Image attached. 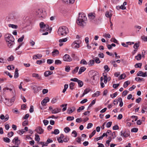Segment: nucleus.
I'll use <instances>...</instances> for the list:
<instances>
[{"instance_id": "864d4df0", "label": "nucleus", "mask_w": 147, "mask_h": 147, "mask_svg": "<svg viewBox=\"0 0 147 147\" xmlns=\"http://www.w3.org/2000/svg\"><path fill=\"white\" fill-rule=\"evenodd\" d=\"M94 63V60H90L89 63V64L91 66L93 65Z\"/></svg>"}, {"instance_id": "b1692460", "label": "nucleus", "mask_w": 147, "mask_h": 147, "mask_svg": "<svg viewBox=\"0 0 147 147\" xmlns=\"http://www.w3.org/2000/svg\"><path fill=\"white\" fill-rule=\"evenodd\" d=\"M75 85V83L73 82H71L69 85V87L70 89L73 90L74 89V86Z\"/></svg>"}, {"instance_id": "69168bd1", "label": "nucleus", "mask_w": 147, "mask_h": 147, "mask_svg": "<svg viewBox=\"0 0 147 147\" xmlns=\"http://www.w3.org/2000/svg\"><path fill=\"white\" fill-rule=\"evenodd\" d=\"M112 122H109L107 123L106 126L107 127H110L112 124Z\"/></svg>"}, {"instance_id": "cd10ccee", "label": "nucleus", "mask_w": 147, "mask_h": 147, "mask_svg": "<svg viewBox=\"0 0 147 147\" xmlns=\"http://www.w3.org/2000/svg\"><path fill=\"white\" fill-rule=\"evenodd\" d=\"M130 84V82L129 81H127L125 82L123 84V87L124 88H126L127 87V86L129 84Z\"/></svg>"}, {"instance_id": "f03ea898", "label": "nucleus", "mask_w": 147, "mask_h": 147, "mask_svg": "<svg viewBox=\"0 0 147 147\" xmlns=\"http://www.w3.org/2000/svg\"><path fill=\"white\" fill-rule=\"evenodd\" d=\"M68 28L64 26L60 27L57 31L58 34L60 36H65L68 33Z\"/></svg>"}, {"instance_id": "338daca9", "label": "nucleus", "mask_w": 147, "mask_h": 147, "mask_svg": "<svg viewBox=\"0 0 147 147\" xmlns=\"http://www.w3.org/2000/svg\"><path fill=\"white\" fill-rule=\"evenodd\" d=\"M126 77V75L124 74H123L119 76V78L121 79H124Z\"/></svg>"}, {"instance_id": "bb28decb", "label": "nucleus", "mask_w": 147, "mask_h": 147, "mask_svg": "<svg viewBox=\"0 0 147 147\" xmlns=\"http://www.w3.org/2000/svg\"><path fill=\"white\" fill-rule=\"evenodd\" d=\"M8 26L9 27H11L13 28H15L16 29L18 28V26L17 25H14L13 24H9L8 25Z\"/></svg>"}, {"instance_id": "a878e982", "label": "nucleus", "mask_w": 147, "mask_h": 147, "mask_svg": "<svg viewBox=\"0 0 147 147\" xmlns=\"http://www.w3.org/2000/svg\"><path fill=\"white\" fill-rule=\"evenodd\" d=\"M129 135V133H128L126 131H124L123 132V136L125 138H126Z\"/></svg>"}, {"instance_id": "f704fd0d", "label": "nucleus", "mask_w": 147, "mask_h": 147, "mask_svg": "<svg viewBox=\"0 0 147 147\" xmlns=\"http://www.w3.org/2000/svg\"><path fill=\"white\" fill-rule=\"evenodd\" d=\"M78 69H79V67H75V69L72 71V73L73 74H75L76 73H77L78 72Z\"/></svg>"}, {"instance_id": "c03bdc74", "label": "nucleus", "mask_w": 147, "mask_h": 147, "mask_svg": "<svg viewBox=\"0 0 147 147\" xmlns=\"http://www.w3.org/2000/svg\"><path fill=\"white\" fill-rule=\"evenodd\" d=\"M142 65V64L141 63H137L135 65V67L141 68Z\"/></svg>"}, {"instance_id": "f8f14e48", "label": "nucleus", "mask_w": 147, "mask_h": 147, "mask_svg": "<svg viewBox=\"0 0 147 147\" xmlns=\"http://www.w3.org/2000/svg\"><path fill=\"white\" fill-rule=\"evenodd\" d=\"M94 74L91 78V80L93 82L95 80V78L96 79V78L98 77V74L96 72H94L93 73Z\"/></svg>"}, {"instance_id": "680f3d73", "label": "nucleus", "mask_w": 147, "mask_h": 147, "mask_svg": "<svg viewBox=\"0 0 147 147\" xmlns=\"http://www.w3.org/2000/svg\"><path fill=\"white\" fill-rule=\"evenodd\" d=\"M90 90V89L89 88H86L84 90V93L85 94H87L88 92H89Z\"/></svg>"}, {"instance_id": "aec40b11", "label": "nucleus", "mask_w": 147, "mask_h": 147, "mask_svg": "<svg viewBox=\"0 0 147 147\" xmlns=\"http://www.w3.org/2000/svg\"><path fill=\"white\" fill-rule=\"evenodd\" d=\"M42 55L41 54H38L37 55H34L33 58V59H39L42 57Z\"/></svg>"}, {"instance_id": "ddd939ff", "label": "nucleus", "mask_w": 147, "mask_h": 147, "mask_svg": "<svg viewBox=\"0 0 147 147\" xmlns=\"http://www.w3.org/2000/svg\"><path fill=\"white\" fill-rule=\"evenodd\" d=\"M61 109L57 108L53 110L51 112L52 114H56L60 112L61 111Z\"/></svg>"}, {"instance_id": "473e14b6", "label": "nucleus", "mask_w": 147, "mask_h": 147, "mask_svg": "<svg viewBox=\"0 0 147 147\" xmlns=\"http://www.w3.org/2000/svg\"><path fill=\"white\" fill-rule=\"evenodd\" d=\"M59 131L58 129H55L54 131L51 132L52 134H54L55 135L58 134L59 133Z\"/></svg>"}, {"instance_id": "4c0bfd02", "label": "nucleus", "mask_w": 147, "mask_h": 147, "mask_svg": "<svg viewBox=\"0 0 147 147\" xmlns=\"http://www.w3.org/2000/svg\"><path fill=\"white\" fill-rule=\"evenodd\" d=\"M85 107L84 106H82L79 107L77 110V111L78 112H80L82 110H84Z\"/></svg>"}, {"instance_id": "72a5a7b5", "label": "nucleus", "mask_w": 147, "mask_h": 147, "mask_svg": "<svg viewBox=\"0 0 147 147\" xmlns=\"http://www.w3.org/2000/svg\"><path fill=\"white\" fill-rule=\"evenodd\" d=\"M78 84V86L80 87H82L83 85V82L82 81L79 80L77 82Z\"/></svg>"}, {"instance_id": "603ef678", "label": "nucleus", "mask_w": 147, "mask_h": 147, "mask_svg": "<svg viewBox=\"0 0 147 147\" xmlns=\"http://www.w3.org/2000/svg\"><path fill=\"white\" fill-rule=\"evenodd\" d=\"M111 42H114L116 43H118V41L117 40H116L115 38H112L111 39Z\"/></svg>"}, {"instance_id": "412c9836", "label": "nucleus", "mask_w": 147, "mask_h": 147, "mask_svg": "<svg viewBox=\"0 0 147 147\" xmlns=\"http://www.w3.org/2000/svg\"><path fill=\"white\" fill-rule=\"evenodd\" d=\"M76 109L74 107H73L71 108L68 109L67 110V112L68 113L70 114L72 113Z\"/></svg>"}, {"instance_id": "c756f323", "label": "nucleus", "mask_w": 147, "mask_h": 147, "mask_svg": "<svg viewBox=\"0 0 147 147\" xmlns=\"http://www.w3.org/2000/svg\"><path fill=\"white\" fill-rule=\"evenodd\" d=\"M3 140L5 142L9 143L10 142V140L9 138L7 137L3 138Z\"/></svg>"}, {"instance_id": "4d7b16f0", "label": "nucleus", "mask_w": 147, "mask_h": 147, "mask_svg": "<svg viewBox=\"0 0 147 147\" xmlns=\"http://www.w3.org/2000/svg\"><path fill=\"white\" fill-rule=\"evenodd\" d=\"M47 63L49 64L52 63L54 61L53 60L51 59H48L47 61Z\"/></svg>"}, {"instance_id": "052dcab7", "label": "nucleus", "mask_w": 147, "mask_h": 147, "mask_svg": "<svg viewBox=\"0 0 147 147\" xmlns=\"http://www.w3.org/2000/svg\"><path fill=\"white\" fill-rule=\"evenodd\" d=\"M116 7L117 9L118 7H119V8H120L122 9H126V7L125 6L123 5H121L120 7L117 6Z\"/></svg>"}, {"instance_id": "39448f33", "label": "nucleus", "mask_w": 147, "mask_h": 147, "mask_svg": "<svg viewBox=\"0 0 147 147\" xmlns=\"http://www.w3.org/2000/svg\"><path fill=\"white\" fill-rule=\"evenodd\" d=\"M64 61L67 62H70L72 61V59L70 56L68 54H65L63 57Z\"/></svg>"}, {"instance_id": "0eeeda50", "label": "nucleus", "mask_w": 147, "mask_h": 147, "mask_svg": "<svg viewBox=\"0 0 147 147\" xmlns=\"http://www.w3.org/2000/svg\"><path fill=\"white\" fill-rule=\"evenodd\" d=\"M12 142L15 145L19 146L20 143V141L18 140V137H15L12 140Z\"/></svg>"}, {"instance_id": "2eb2a0df", "label": "nucleus", "mask_w": 147, "mask_h": 147, "mask_svg": "<svg viewBox=\"0 0 147 147\" xmlns=\"http://www.w3.org/2000/svg\"><path fill=\"white\" fill-rule=\"evenodd\" d=\"M7 44V46L9 48H12L13 47V45L14 44V41H8L6 42Z\"/></svg>"}, {"instance_id": "1a4fd4ad", "label": "nucleus", "mask_w": 147, "mask_h": 147, "mask_svg": "<svg viewBox=\"0 0 147 147\" xmlns=\"http://www.w3.org/2000/svg\"><path fill=\"white\" fill-rule=\"evenodd\" d=\"M89 19L91 21L93 20L95 17V14L94 13H90L88 14Z\"/></svg>"}, {"instance_id": "e2e57ef3", "label": "nucleus", "mask_w": 147, "mask_h": 147, "mask_svg": "<svg viewBox=\"0 0 147 147\" xmlns=\"http://www.w3.org/2000/svg\"><path fill=\"white\" fill-rule=\"evenodd\" d=\"M104 68L105 70L107 71V72H108L110 70V69L107 65H105Z\"/></svg>"}, {"instance_id": "9d476101", "label": "nucleus", "mask_w": 147, "mask_h": 147, "mask_svg": "<svg viewBox=\"0 0 147 147\" xmlns=\"http://www.w3.org/2000/svg\"><path fill=\"white\" fill-rule=\"evenodd\" d=\"M49 101V98L48 97H45L41 102V104L43 106H46V103Z\"/></svg>"}, {"instance_id": "49530a36", "label": "nucleus", "mask_w": 147, "mask_h": 147, "mask_svg": "<svg viewBox=\"0 0 147 147\" xmlns=\"http://www.w3.org/2000/svg\"><path fill=\"white\" fill-rule=\"evenodd\" d=\"M117 94V92H115L113 94H111L110 96L112 98H113L116 97Z\"/></svg>"}, {"instance_id": "8fccbe9b", "label": "nucleus", "mask_w": 147, "mask_h": 147, "mask_svg": "<svg viewBox=\"0 0 147 147\" xmlns=\"http://www.w3.org/2000/svg\"><path fill=\"white\" fill-rule=\"evenodd\" d=\"M61 61L59 60H56L55 61V64L56 65H58L59 64H61Z\"/></svg>"}, {"instance_id": "dca6fc26", "label": "nucleus", "mask_w": 147, "mask_h": 147, "mask_svg": "<svg viewBox=\"0 0 147 147\" xmlns=\"http://www.w3.org/2000/svg\"><path fill=\"white\" fill-rule=\"evenodd\" d=\"M64 137V136L63 134H61L60 137H59L58 138H57V140L59 143H62L63 142V141L62 139H63Z\"/></svg>"}, {"instance_id": "6e6552de", "label": "nucleus", "mask_w": 147, "mask_h": 147, "mask_svg": "<svg viewBox=\"0 0 147 147\" xmlns=\"http://www.w3.org/2000/svg\"><path fill=\"white\" fill-rule=\"evenodd\" d=\"M137 75L138 76L146 77L147 76V71L143 73L142 71H139L137 74Z\"/></svg>"}, {"instance_id": "bf43d9fd", "label": "nucleus", "mask_w": 147, "mask_h": 147, "mask_svg": "<svg viewBox=\"0 0 147 147\" xmlns=\"http://www.w3.org/2000/svg\"><path fill=\"white\" fill-rule=\"evenodd\" d=\"M14 57H13L11 55L8 58L7 60L9 61H13L14 60Z\"/></svg>"}, {"instance_id": "423d86ee", "label": "nucleus", "mask_w": 147, "mask_h": 147, "mask_svg": "<svg viewBox=\"0 0 147 147\" xmlns=\"http://www.w3.org/2000/svg\"><path fill=\"white\" fill-rule=\"evenodd\" d=\"M79 40L75 41L71 45L72 47L74 49H77L79 47Z\"/></svg>"}, {"instance_id": "a211bd4d", "label": "nucleus", "mask_w": 147, "mask_h": 147, "mask_svg": "<svg viewBox=\"0 0 147 147\" xmlns=\"http://www.w3.org/2000/svg\"><path fill=\"white\" fill-rule=\"evenodd\" d=\"M53 72L49 71H46L45 72L44 74L45 77H48L49 75H51L53 74Z\"/></svg>"}, {"instance_id": "393cba45", "label": "nucleus", "mask_w": 147, "mask_h": 147, "mask_svg": "<svg viewBox=\"0 0 147 147\" xmlns=\"http://www.w3.org/2000/svg\"><path fill=\"white\" fill-rule=\"evenodd\" d=\"M100 92L97 91L92 95V97H97L100 95Z\"/></svg>"}, {"instance_id": "5701e85b", "label": "nucleus", "mask_w": 147, "mask_h": 147, "mask_svg": "<svg viewBox=\"0 0 147 147\" xmlns=\"http://www.w3.org/2000/svg\"><path fill=\"white\" fill-rule=\"evenodd\" d=\"M19 76V74L18 73V70L17 68L15 69V71L14 73V77L16 78L18 77Z\"/></svg>"}, {"instance_id": "20e7f679", "label": "nucleus", "mask_w": 147, "mask_h": 147, "mask_svg": "<svg viewBox=\"0 0 147 147\" xmlns=\"http://www.w3.org/2000/svg\"><path fill=\"white\" fill-rule=\"evenodd\" d=\"M36 14H38V17L44 18L45 16V12H44L42 9H39L38 11L36 12Z\"/></svg>"}, {"instance_id": "f3484780", "label": "nucleus", "mask_w": 147, "mask_h": 147, "mask_svg": "<svg viewBox=\"0 0 147 147\" xmlns=\"http://www.w3.org/2000/svg\"><path fill=\"white\" fill-rule=\"evenodd\" d=\"M112 14L110 13L109 11H106L105 13V16L108 18H109L110 20L112 16Z\"/></svg>"}, {"instance_id": "e433bc0d", "label": "nucleus", "mask_w": 147, "mask_h": 147, "mask_svg": "<svg viewBox=\"0 0 147 147\" xmlns=\"http://www.w3.org/2000/svg\"><path fill=\"white\" fill-rule=\"evenodd\" d=\"M141 55L140 54H138L137 56L135 57V58L138 60H139L141 59Z\"/></svg>"}, {"instance_id": "13d9d810", "label": "nucleus", "mask_w": 147, "mask_h": 147, "mask_svg": "<svg viewBox=\"0 0 147 147\" xmlns=\"http://www.w3.org/2000/svg\"><path fill=\"white\" fill-rule=\"evenodd\" d=\"M111 138H110V140H107V141L106 142V146L108 147L109 145L110 142L111 141Z\"/></svg>"}, {"instance_id": "c85d7f7f", "label": "nucleus", "mask_w": 147, "mask_h": 147, "mask_svg": "<svg viewBox=\"0 0 147 147\" xmlns=\"http://www.w3.org/2000/svg\"><path fill=\"white\" fill-rule=\"evenodd\" d=\"M93 58L94 59V61H95L96 63L98 64L100 63V61L98 57H96L95 58Z\"/></svg>"}, {"instance_id": "0e129e2a", "label": "nucleus", "mask_w": 147, "mask_h": 147, "mask_svg": "<svg viewBox=\"0 0 147 147\" xmlns=\"http://www.w3.org/2000/svg\"><path fill=\"white\" fill-rule=\"evenodd\" d=\"M7 68L9 70H13L14 69V67L13 65H8L7 67Z\"/></svg>"}, {"instance_id": "a19ab883", "label": "nucleus", "mask_w": 147, "mask_h": 147, "mask_svg": "<svg viewBox=\"0 0 147 147\" xmlns=\"http://www.w3.org/2000/svg\"><path fill=\"white\" fill-rule=\"evenodd\" d=\"M64 131L66 133H67L70 131V129L69 127H66L64 128Z\"/></svg>"}, {"instance_id": "79ce46f5", "label": "nucleus", "mask_w": 147, "mask_h": 147, "mask_svg": "<svg viewBox=\"0 0 147 147\" xmlns=\"http://www.w3.org/2000/svg\"><path fill=\"white\" fill-rule=\"evenodd\" d=\"M35 140L36 141L39 142L40 140V138L39 137V136L37 135H35Z\"/></svg>"}, {"instance_id": "7c9ffc66", "label": "nucleus", "mask_w": 147, "mask_h": 147, "mask_svg": "<svg viewBox=\"0 0 147 147\" xmlns=\"http://www.w3.org/2000/svg\"><path fill=\"white\" fill-rule=\"evenodd\" d=\"M96 102V99L93 100L91 102V103L89 105L88 109L89 108L91 107L92 105L95 104Z\"/></svg>"}, {"instance_id": "4be33fe9", "label": "nucleus", "mask_w": 147, "mask_h": 147, "mask_svg": "<svg viewBox=\"0 0 147 147\" xmlns=\"http://www.w3.org/2000/svg\"><path fill=\"white\" fill-rule=\"evenodd\" d=\"M86 68L84 67H81L79 69V71L78 72V74H81L82 73L84 72L86 70Z\"/></svg>"}, {"instance_id": "3c124183", "label": "nucleus", "mask_w": 147, "mask_h": 147, "mask_svg": "<svg viewBox=\"0 0 147 147\" xmlns=\"http://www.w3.org/2000/svg\"><path fill=\"white\" fill-rule=\"evenodd\" d=\"M74 119V117L69 116L67 117V119L68 121H72Z\"/></svg>"}, {"instance_id": "de8ad7c7", "label": "nucleus", "mask_w": 147, "mask_h": 147, "mask_svg": "<svg viewBox=\"0 0 147 147\" xmlns=\"http://www.w3.org/2000/svg\"><path fill=\"white\" fill-rule=\"evenodd\" d=\"M138 128L134 127L131 129V131L132 132H136L138 131Z\"/></svg>"}, {"instance_id": "6e6d98bb", "label": "nucleus", "mask_w": 147, "mask_h": 147, "mask_svg": "<svg viewBox=\"0 0 147 147\" xmlns=\"http://www.w3.org/2000/svg\"><path fill=\"white\" fill-rule=\"evenodd\" d=\"M28 124V121H24L22 123V125L23 126H25L27 125Z\"/></svg>"}, {"instance_id": "7ed1b4c3", "label": "nucleus", "mask_w": 147, "mask_h": 147, "mask_svg": "<svg viewBox=\"0 0 147 147\" xmlns=\"http://www.w3.org/2000/svg\"><path fill=\"white\" fill-rule=\"evenodd\" d=\"M5 40L6 42L8 41H14V38L11 34H6L5 35Z\"/></svg>"}, {"instance_id": "a18cd8bd", "label": "nucleus", "mask_w": 147, "mask_h": 147, "mask_svg": "<svg viewBox=\"0 0 147 147\" xmlns=\"http://www.w3.org/2000/svg\"><path fill=\"white\" fill-rule=\"evenodd\" d=\"M40 26L41 28L43 29L45 27V24L43 22H41L40 23Z\"/></svg>"}, {"instance_id": "6ab92c4d", "label": "nucleus", "mask_w": 147, "mask_h": 147, "mask_svg": "<svg viewBox=\"0 0 147 147\" xmlns=\"http://www.w3.org/2000/svg\"><path fill=\"white\" fill-rule=\"evenodd\" d=\"M59 54V51L57 50H55L53 51L52 52V56L53 57L56 56L57 55Z\"/></svg>"}, {"instance_id": "9b49d317", "label": "nucleus", "mask_w": 147, "mask_h": 147, "mask_svg": "<svg viewBox=\"0 0 147 147\" xmlns=\"http://www.w3.org/2000/svg\"><path fill=\"white\" fill-rule=\"evenodd\" d=\"M35 130L39 134H42L43 132V129L40 126L37 127Z\"/></svg>"}, {"instance_id": "774afa93", "label": "nucleus", "mask_w": 147, "mask_h": 147, "mask_svg": "<svg viewBox=\"0 0 147 147\" xmlns=\"http://www.w3.org/2000/svg\"><path fill=\"white\" fill-rule=\"evenodd\" d=\"M104 56H105L104 55V54L103 53H99L98 54V56L100 58H103L104 57Z\"/></svg>"}, {"instance_id": "ea45409f", "label": "nucleus", "mask_w": 147, "mask_h": 147, "mask_svg": "<svg viewBox=\"0 0 147 147\" xmlns=\"http://www.w3.org/2000/svg\"><path fill=\"white\" fill-rule=\"evenodd\" d=\"M110 63L113 65V66L114 67H117V65L116 63V61H111Z\"/></svg>"}, {"instance_id": "58836bf2", "label": "nucleus", "mask_w": 147, "mask_h": 147, "mask_svg": "<svg viewBox=\"0 0 147 147\" xmlns=\"http://www.w3.org/2000/svg\"><path fill=\"white\" fill-rule=\"evenodd\" d=\"M67 39L66 38H64L62 39H59V41L60 43H61L62 42H65L67 41Z\"/></svg>"}, {"instance_id": "2f4dec72", "label": "nucleus", "mask_w": 147, "mask_h": 147, "mask_svg": "<svg viewBox=\"0 0 147 147\" xmlns=\"http://www.w3.org/2000/svg\"><path fill=\"white\" fill-rule=\"evenodd\" d=\"M103 36L104 37H105L106 38H110L111 37V36L110 34L109 33H105L103 35Z\"/></svg>"}, {"instance_id": "4468645a", "label": "nucleus", "mask_w": 147, "mask_h": 147, "mask_svg": "<svg viewBox=\"0 0 147 147\" xmlns=\"http://www.w3.org/2000/svg\"><path fill=\"white\" fill-rule=\"evenodd\" d=\"M63 1L66 4H73L74 3L75 0H63Z\"/></svg>"}, {"instance_id": "5fc2aeb1", "label": "nucleus", "mask_w": 147, "mask_h": 147, "mask_svg": "<svg viewBox=\"0 0 147 147\" xmlns=\"http://www.w3.org/2000/svg\"><path fill=\"white\" fill-rule=\"evenodd\" d=\"M96 132V130H95L91 133L89 136V138H91L95 134Z\"/></svg>"}, {"instance_id": "37998d69", "label": "nucleus", "mask_w": 147, "mask_h": 147, "mask_svg": "<svg viewBox=\"0 0 147 147\" xmlns=\"http://www.w3.org/2000/svg\"><path fill=\"white\" fill-rule=\"evenodd\" d=\"M80 63L81 64H83V65H86L87 64V62L84 59H82L81 60L80 62Z\"/></svg>"}, {"instance_id": "f257e3e1", "label": "nucleus", "mask_w": 147, "mask_h": 147, "mask_svg": "<svg viewBox=\"0 0 147 147\" xmlns=\"http://www.w3.org/2000/svg\"><path fill=\"white\" fill-rule=\"evenodd\" d=\"M87 19L85 14L83 13H79V16L77 20V23L81 26H85L86 23Z\"/></svg>"}, {"instance_id": "c9c22d12", "label": "nucleus", "mask_w": 147, "mask_h": 147, "mask_svg": "<svg viewBox=\"0 0 147 147\" xmlns=\"http://www.w3.org/2000/svg\"><path fill=\"white\" fill-rule=\"evenodd\" d=\"M24 37V35H23L20 38L18 39V41L19 42H22L23 41Z\"/></svg>"}, {"instance_id": "09e8293b", "label": "nucleus", "mask_w": 147, "mask_h": 147, "mask_svg": "<svg viewBox=\"0 0 147 147\" xmlns=\"http://www.w3.org/2000/svg\"><path fill=\"white\" fill-rule=\"evenodd\" d=\"M49 26L47 24H45V27L43 28V30H48L49 29Z\"/></svg>"}]
</instances>
